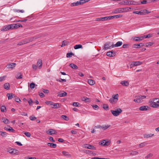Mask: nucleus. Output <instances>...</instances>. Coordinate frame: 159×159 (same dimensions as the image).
I'll return each instance as SVG.
<instances>
[{
	"instance_id": "obj_22",
	"label": "nucleus",
	"mask_w": 159,
	"mask_h": 159,
	"mask_svg": "<svg viewBox=\"0 0 159 159\" xmlns=\"http://www.w3.org/2000/svg\"><path fill=\"white\" fill-rule=\"evenodd\" d=\"M28 43V42L25 40V39L21 41L17 44L18 45H21Z\"/></svg>"
},
{
	"instance_id": "obj_52",
	"label": "nucleus",
	"mask_w": 159,
	"mask_h": 159,
	"mask_svg": "<svg viewBox=\"0 0 159 159\" xmlns=\"http://www.w3.org/2000/svg\"><path fill=\"white\" fill-rule=\"evenodd\" d=\"M15 25L16 29L20 27H23L22 25L19 23L15 24Z\"/></svg>"
},
{
	"instance_id": "obj_1",
	"label": "nucleus",
	"mask_w": 159,
	"mask_h": 159,
	"mask_svg": "<svg viewBox=\"0 0 159 159\" xmlns=\"http://www.w3.org/2000/svg\"><path fill=\"white\" fill-rule=\"evenodd\" d=\"M7 151L13 155H17L19 153V151L11 148H7Z\"/></svg>"
},
{
	"instance_id": "obj_58",
	"label": "nucleus",
	"mask_w": 159,
	"mask_h": 159,
	"mask_svg": "<svg viewBox=\"0 0 159 159\" xmlns=\"http://www.w3.org/2000/svg\"><path fill=\"white\" fill-rule=\"evenodd\" d=\"M35 84L34 83H31L30 84V87L31 89H33L35 87Z\"/></svg>"
},
{
	"instance_id": "obj_11",
	"label": "nucleus",
	"mask_w": 159,
	"mask_h": 159,
	"mask_svg": "<svg viewBox=\"0 0 159 159\" xmlns=\"http://www.w3.org/2000/svg\"><path fill=\"white\" fill-rule=\"evenodd\" d=\"M150 12V11H148L146 9H144L142 10L139 11V15H146V14L149 13Z\"/></svg>"
},
{
	"instance_id": "obj_9",
	"label": "nucleus",
	"mask_w": 159,
	"mask_h": 159,
	"mask_svg": "<svg viewBox=\"0 0 159 159\" xmlns=\"http://www.w3.org/2000/svg\"><path fill=\"white\" fill-rule=\"evenodd\" d=\"M84 147L88 149L95 150L96 148L93 145H91L88 144H85L84 145Z\"/></svg>"
},
{
	"instance_id": "obj_57",
	"label": "nucleus",
	"mask_w": 159,
	"mask_h": 159,
	"mask_svg": "<svg viewBox=\"0 0 159 159\" xmlns=\"http://www.w3.org/2000/svg\"><path fill=\"white\" fill-rule=\"evenodd\" d=\"M6 109V107L4 106H2L1 107V110L2 112H4V110Z\"/></svg>"
},
{
	"instance_id": "obj_7",
	"label": "nucleus",
	"mask_w": 159,
	"mask_h": 159,
	"mask_svg": "<svg viewBox=\"0 0 159 159\" xmlns=\"http://www.w3.org/2000/svg\"><path fill=\"white\" fill-rule=\"evenodd\" d=\"M146 96H144L139 95L137 97V98L138 101V103H140L143 102V99L146 98Z\"/></svg>"
},
{
	"instance_id": "obj_16",
	"label": "nucleus",
	"mask_w": 159,
	"mask_h": 159,
	"mask_svg": "<svg viewBox=\"0 0 159 159\" xmlns=\"http://www.w3.org/2000/svg\"><path fill=\"white\" fill-rule=\"evenodd\" d=\"M122 43H123L122 42L118 41L115 44H112V48H114V47H119L122 44Z\"/></svg>"
},
{
	"instance_id": "obj_3",
	"label": "nucleus",
	"mask_w": 159,
	"mask_h": 159,
	"mask_svg": "<svg viewBox=\"0 0 159 159\" xmlns=\"http://www.w3.org/2000/svg\"><path fill=\"white\" fill-rule=\"evenodd\" d=\"M149 103L150 105L153 108H159V104H157L156 102H155L152 100L149 101Z\"/></svg>"
},
{
	"instance_id": "obj_23",
	"label": "nucleus",
	"mask_w": 159,
	"mask_h": 159,
	"mask_svg": "<svg viewBox=\"0 0 159 159\" xmlns=\"http://www.w3.org/2000/svg\"><path fill=\"white\" fill-rule=\"evenodd\" d=\"M122 12H126L129 11V10L131 9V7H126L124 8H121Z\"/></svg>"
},
{
	"instance_id": "obj_27",
	"label": "nucleus",
	"mask_w": 159,
	"mask_h": 159,
	"mask_svg": "<svg viewBox=\"0 0 159 159\" xmlns=\"http://www.w3.org/2000/svg\"><path fill=\"white\" fill-rule=\"evenodd\" d=\"M37 65L39 67V68L42 66V60L41 59H39L37 62Z\"/></svg>"
},
{
	"instance_id": "obj_6",
	"label": "nucleus",
	"mask_w": 159,
	"mask_h": 159,
	"mask_svg": "<svg viewBox=\"0 0 159 159\" xmlns=\"http://www.w3.org/2000/svg\"><path fill=\"white\" fill-rule=\"evenodd\" d=\"M109 17L108 16H106L103 17L99 18H96L95 20L96 21H105L109 20Z\"/></svg>"
},
{
	"instance_id": "obj_24",
	"label": "nucleus",
	"mask_w": 159,
	"mask_h": 159,
	"mask_svg": "<svg viewBox=\"0 0 159 159\" xmlns=\"http://www.w3.org/2000/svg\"><path fill=\"white\" fill-rule=\"evenodd\" d=\"M121 16L120 15H115V16H108V17H109V20L115 18H118L120 17H121Z\"/></svg>"
},
{
	"instance_id": "obj_28",
	"label": "nucleus",
	"mask_w": 159,
	"mask_h": 159,
	"mask_svg": "<svg viewBox=\"0 0 159 159\" xmlns=\"http://www.w3.org/2000/svg\"><path fill=\"white\" fill-rule=\"evenodd\" d=\"M47 145L50 147H52L53 148H55L57 147V144L53 143H48Z\"/></svg>"
},
{
	"instance_id": "obj_50",
	"label": "nucleus",
	"mask_w": 159,
	"mask_h": 159,
	"mask_svg": "<svg viewBox=\"0 0 159 159\" xmlns=\"http://www.w3.org/2000/svg\"><path fill=\"white\" fill-rule=\"evenodd\" d=\"M0 135L2 137H6L7 136V133L6 132L0 131Z\"/></svg>"
},
{
	"instance_id": "obj_35",
	"label": "nucleus",
	"mask_w": 159,
	"mask_h": 159,
	"mask_svg": "<svg viewBox=\"0 0 159 159\" xmlns=\"http://www.w3.org/2000/svg\"><path fill=\"white\" fill-rule=\"evenodd\" d=\"M74 48L75 49H77L80 48H82V46L81 44L76 45L74 46Z\"/></svg>"
},
{
	"instance_id": "obj_31",
	"label": "nucleus",
	"mask_w": 159,
	"mask_h": 159,
	"mask_svg": "<svg viewBox=\"0 0 159 159\" xmlns=\"http://www.w3.org/2000/svg\"><path fill=\"white\" fill-rule=\"evenodd\" d=\"M80 5V3L79 1H77L76 2H74L73 3H72L70 6L71 7H73L74 6H77Z\"/></svg>"
},
{
	"instance_id": "obj_17",
	"label": "nucleus",
	"mask_w": 159,
	"mask_h": 159,
	"mask_svg": "<svg viewBox=\"0 0 159 159\" xmlns=\"http://www.w3.org/2000/svg\"><path fill=\"white\" fill-rule=\"evenodd\" d=\"M140 4L139 2H136L134 0H130V5H137Z\"/></svg>"
},
{
	"instance_id": "obj_37",
	"label": "nucleus",
	"mask_w": 159,
	"mask_h": 159,
	"mask_svg": "<svg viewBox=\"0 0 159 159\" xmlns=\"http://www.w3.org/2000/svg\"><path fill=\"white\" fill-rule=\"evenodd\" d=\"M67 95V93L65 92H63L62 93L59 94L58 96H59L60 97H63L66 96Z\"/></svg>"
},
{
	"instance_id": "obj_54",
	"label": "nucleus",
	"mask_w": 159,
	"mask_h": 159,
	"mask_svg": "<svg viewBox=\"0 0 159 159\" xmlns=\"http://www.w3.org/2000/svg\"><path fill=\"white\" fill-rule=\"evenodd\" d=\"M152 37V35L150 34H149L148 35H143L144 39L146 38H149Z\"/></svg>"
},
{
	"instance_id": "obj_59",
	"label": "nucleus",
	"mask_w": 159,
	"mask_h": 159,
	"mask_svg": "<svg viewBox=\"0 0 159 159\" xmlns=\"http://www.w3.org/2000/svg\"><path fill=\"white\" fill-rule=\"evenodd\" d=\"M152 100L154 102L156 101L155 102H156V103H159V98H154L152 99Z\"/></svg>"
},
{
	"instance_id": "obj_2",
	"label": "nucleus",
	"mask_w": 159,
	"mask_h": 159,
	"mask_svg": "<svg viewBox=\"0 0 159 159\" xmlns=\"http://www.w3.org/2000/svg\"><path fill=\"white\" fill-rule=\"evenodd\" d=\"M111 111L113 116H117L122 112V111L120 108H119L116 110H111Z\"/></svg>"
},
{
	"instance_id": "obj_47",
	"label": "nucleus",
	"mask_w": 159,
	"mask_h": 159,
	"mask_svg": "<svg viewBox=\"0 0 159 159\" xmlns=\"http://www.w3.org/2000/svg\"><path fill=\"white\" fill-rule=\"evenodd\" d=\"M61 117L66 120H69V118L66 115H62Z\"/></svg>"
},
{
	"instance_id": "obj_8",
	"label": "nucleus",
	"mask_w": 159,
	"mask_h": 159,
	"mask_svg": "<svg viewBox=\"0 0 159 159\" xmlns=\"http://www.w3.org/2000/svg\"><path fill=\"white\" fill-rule=\"evenodd\" d=\"M142 64V62L137 61H133L132 62L131 64H130V66L132 67L133 66H137L138 65H139Z\"/></svg>"
},
{
	"instance_id": "obj_29",
	"label": "nucleus",
	"mask_w": 159,
	"mask_h": 159,
	"mask_svg": "<svg viewBox=\"0 0 159 159\" xmlns=\"http://www.w3.org/2000/svg\"><path fill=\"white\" fill-rule=\"evenodd\" d=\"M4 89L8 90L10 89V84L8 83H6L4 85Z\"/></svg>"
},
{
	"instance_id": "obj_4",
	"label": "nucleus",
	"mask_w": 159,
	"mask_h": 159,
	"mask_svg": "<svg viewBox=\"0 0 159 159\" xmlns=\"http://www.w3.org/2000/svg\"><path fill=\"white\" fill-rule=\"evenodd\" d=\"M112 48H113L112 44L111 45V43L110 42H108L104 44L103 49L105 50L111 49Z\"/></svg>"
},
{
	"instance_id": "obj_34",
	"label": "nucleus",
	"mask_w": 159,
	"mask_h": 159,
	"mask_svg": "<svg viewBox=\"0 0 159 159\" xmlns=\"http://www.w3.org/2000/svg\"><path fill=\"white\" fill-rule=\"evenodd\" d=\"M16 78L17 79H21L22 78V75L21 73H18L16 76Z\"/></svg>"
},
{
	"instance_id": "obj_48",
	"label": "nucleus",
	"mask_w": 159,
	"mask_h": 159,
	"mask_svg": "<svg viewBox=\"0 0 159 159\" xmlns=\"http://www.w3.org/2000/svg\"><path fill=\"white\" fill-rule=\"evenodd\" d=\"M108 106L107 104H105L103 105V108L104 109L107 110H108Z\"/></svg>"
},
{
	"instance_id": "obj_15",
	"label": "nucleus",
	"mask_w": 159,
	"mask_h": 159,
	"mask_svg": "<svg viewBox=\"0 0 159 159\" xmlns=\"http://www.w3.org/2000/svg\"><path fill=\"white\" fill-rule=\"evenodd\" d=\"M9 100L13 98H15L16 96L15 94L12 93H7V94Z\"/></svg>"
},
{
	"instance_id": "obj_38",
	"label": "nucleus",
	"mask_w": 159,
	"mask_h": 159,
	"mask_svg": "<svg viewBox=\"0 0 159 159\" xmlns=\"http://www.w3.org/2000/svg\"><path fill=\"white\" fill-rule=\"evenodd\" d=\"M88 83L91 85H93L94 83L95 82L93 80H89L88 81Z\"/></svg>"
},
{
	"instance_id": "obj_32",
	"label": "nucleus",
	"mask_w": 159,
	"mask_h": 159,
	"mask_svg": "<svg viewBox=\"0 0 159 159\" xmlns=\"http://www.w3.org/2000/svg\"><path fill=\"white\" fill-rule=\"evenodd\" d=\"M62 153L63 155L64 156L67 157H70L71 156L69 154V152H67L64 151H62Z\"/></svg>"
},
{
	"instance_id": "obj_40",
	"label": "nucleus",
	"mask_w": 159,
	"mask_h": 159,
	"mask_svg": "<svg viewBox=\"0 0 159 159\" xmlns=\"http://www.w3.org/2000/svg\"><path fill=\"white\" fill-rule=\"evenodd\" d=\"M132 47L133 48H140V44H137V43L134 44L133 45Z\"/></svg>"
},
{
	"instance_id": "obj_60",
	"label": "nucleus",
	"mask_w": 159,
	"mask_h": 159,
	"mask_svg": "<svg viewBox=\"0 0 159 159\" xmlns=\"http://www.w3.org/2000/svg\"><path fill=\"white\" fill-rule=\"evenodd\" d=\"M153 156L152 154V153H150L147 156L145 157V158L148 159L149 158L152 157Z\"/></svg>"
},
{
	"instance_id": "obj_49",
	"label": "nucleus",
	"mask_w": 159,
	"mask_h": 159,
	"mask_svg": "<svg viewBox=\"0 0 159 159\" xmlns=\"http://www.w3.org/2000/svg\"><path fill=\"white\" fill-rule=\"evenodd\" d=\"M138 154V152L135 151H132L130 153V155L131 156H134L137 155Z\"/></svg>"
},
{
	"instance_id": "obj_63",
	"label": "nucleus",
	"mask_w": 159,
	"mask_h": 159,
	"mask_svg": "<svg viewBox=\"0 0 159 159\" xmlns=\"http://www.w3.org/2000/svg\"><path fill=\"white\" fill-rule=\"evenodd\" d=\"M25 134L27 137H30V136L31 134L29 132H25L24 133Z\"/></svg>"
},
{
	"instance_id": "obj_51",
	"label": "nucleus",
	"mask_w": 159,
	"mask_h": 159,
	"mask_svg": "<svg viewBox=\"0 0 159 159\" xmlns=\"http://www.w3.org/2000/svg\"><path fill=\"white\" fill-rule=\"evenodd\" d=\"M125 5H130V0H125L124 1V4Z\"/></svg>"
},
{
	"instance_id": "obj_21",
	"label": "nucleus",
	"mask_w": 159,
	"mask_h": 159,
	"mask_svg": "<svg viewBox=\"0 0 159 159\" xmlns=\"http://www.w3.org/2000/svg\"><path fill=\"white\" fill-rule=\"evenodd\" d=\"M52 105L53 106L52 107V108H58L60 107V104L58 103H55L53 102V104H52Z\"/></svg>"
},
{
	"instance_id": "obj_20",
	"label": "nucleus",
	"mask_w": 159,
	"mask_h": 159,
	"mask_svg": "<svg viewBox=\"0 0 159 159\" xmlns=\"http://www.w3.org/2000/svg\"><path fill=\"white\" fill-rule=\"evenodd\" d=\"M120 83L124 86H128L129 85V83L127 81L124 80L121 81Z\"/></svg>"
},
{
	"instance_id": "obj_30",
	"label": "nucleus",
	"mask_w": 159,
	"mask_h": 159,
	"mask_svg": "<svg viewBox=\"0 0 159 159\" xmlns=\"http://www.w3.org/2000/svg\"><path fill=\"white\" fill-rule=\"evenodd\" d=\"M69 66L72 69H77L78 68L77 66L75 64L73 63L70 64Z\"/></svg>"
},
{
	"instance_id": "obj_33",
	"label": "nucleus",
	"mask_w": 159,
	"mask_h": 159,
	"mask_svg": "<svg viewBox=\"0 0 159 159\" xmlns=\"http://www.w3.org/2000/svg\"><path fill=\"white\" fill-rule=\"evenodd\" d=\"M69 43L66 40L63 41L62 42V44L61 45V47L64 46L66 45H67Z\"/></svg>"
},
{
	"instance_id": "obj_64",
	"label": "nucleus",
	"mask_w": 159,
	"mask_h": 159,
	"mask_svg": "<svg viewBox=\"0 0 159 159\" xmlns=\"http://www.w3.org/2000/svg\"><path fill=\"white\" fill-rule=\"evenodd\" d=\"M91 159H110L109 158H99L98 157H94L92 158Z\"/></svg>"
},
{
	"instance_id": "obj_45",
	"label": "nucleus",
	"mask_w": 159,
	"mask_h": 159,
	"mask_svg": "<svg viewBox=\"0 0 159 159\" xmlns=\"http://www.w3.org/2000/svg\"><path fill=\"white\" fill-rule=\"evenodd\" d=\"M15 12H20V13H24L25 12V11L24 10H17V9H14L13 10Z\"/></svg>"
},
{
	"instance_id": "obj_10",
	"label": "nucleus",
	"mask_w": 159,
	"mask_h": 159,
	"mask_svg": "<svg viewBox=\"0 0 159 159\" xmlns=\"http://www.w3.org/2000/svg\"><path fill=\"white\" fill-rule=\"evenodd\" d=\"M106 55L107 56H109L110 57H113L115 56L116 53L115 52L111 51L107 52V53Z\"/></svg>"
},
{
	"instance_id": "obj_44",
	"label": "nucleus",
	"mask_w": 159,
	"mask_h": 159,
	"mask_svg": "<svg viewBox=\"0 0 159 159\" xmlns=\"http://www.w3.org/2000/svg\"><path fill=\"white\" fill-rule=\"evenodd\" d=\"M110 126V125H106L102 126V128L104 130H106Z\"/></svg>"
},
{
	"instance_id": "obj_26",
	"label": "nucleus",
	"mask_w": 159,
	"mask_h": 159,
	"mask_svg": "<svg viewBox=\"0 0 159 159\" xmlns=\"http://www.w3.org/2000/svg\"><path fill=\"white\" fill-rule=\"evenodd\" d=\"M2 121L5 124H7L9 122L8 120L5 117H3L2 119Z\"/></svg>"
},
{
	"instance_id": "obj_14",
	"label": "nucleus",
	"mask_w": 159,
	"mask_h": 159,
	"mask_svg": "<svg viewBox=\"0 0 159 159\" xmlns=\"http://www.w3.org/2000/svg\"><path fill=\"white\" fill-rule=\"evenodd\" d=\"M134 40L136 41H141L144 39L143 36L141 37H135L133 38Z\"/></svg>"
},
{
	"instance_id": "obj_46",
	"label": "nucleus",
	"mask_w": 159,
	"mask_h": 159,
	"mask_svg": "<svg viewBox=\"0 0 159 159\" xmlns=\"http://www.w3.org/2000/svg\"><path fill=\"white\" fill-rule=\"evenodd\" d=\"M74 54L72 52L67 53L66 54V57H70L74 55Z\"/></svg>"
},
{
	"instance_id": "obj_19",
	"label": "nucleus",
	"mask_w": 159,
	"mask_h": 159,
	"mask_svg": "<svg viewBox=\"0 0 159 159\" xmlns=\"http://www.w3.org/2000/svg\"><path fill=\"white\" fill-rule=\"evenodd\" d=\"M11 26H10L9 25H6L4 26L2 28L1 30L2 31H7L8 30H10V27Z\"/></svg>"
},
{
	"instance_id": "obj_55",
	"label": "nucleus",
	"mask_w": 159,
	"mask_h": 159,
	"mask_svg": "<svg viewBox=\"0 0 159 159\" xmlns=\"http://www.w3.org/2000/svg\"><path fill=\"white\" fill-rule=\"evenodd\" d=\"M9 26H11L10 27V29L11 30L14 29H16V26H15V24H12L11 25H9Z\"/></svg>"
},
{
	"instance_id": "obj_5",
	"label": "nucleus",
	"mask_w": 159,
	"mask_h": 159,
	"mask_svg": "<svg viewBox=\"0 0 159 159\" xmlns=\"http://www.w3.org/2000/svg\"><path fill=\"white\" fill-rule=\"evenodd\" d=\"M99 143L100 145L104 146H107L110 144V143L109 141H106L105 140L101 141L100 142H99Z\"/></svg>"
},
{
	"instance_id": "obj_62",
	"label": "nucleus",
	"mask_w": 159,
	"mask_h": 159,
	"mask_svg": "<svg viewBox=\"0 0 159 159\" xmlns=\"http://www.w3.org/2000/svg\"><path fill=\"white\" fill-rule=\"evenodd\" d=\"M53 102L52 101H46L45 102V103L47 105H52L53 104Z\"/></svg>"
},
{
	"instance_id": "obj_39",
	"label": "nucleus",
	"mask_w": 159,
	"mask_h": 159,
	"mask_svg": "<svg viewBox=\"0 0 159 159\" xmlns=\"http://www.w3.org/2000/svg\"><path fill=\"white\" fill-rule=\"evenodd\" d=\"M118 95L117 94L115 95L114 94L112 95V97L111 98H114L115 100H116V101H117L118 100Z\"/></svg>"
},
{
	"instance_id": "obj_53",
	"label": "nucleus",
	"mask_w": 159,
	"mask_h": 159,
	"mask_svg": "<svg viewBox=\"0 0 159 159\" xmlns=\"http://www.w3.org/2000/svg\"><path fill=\"white\" fill-rule=\"evenodd\" d=\"M34 39V37L30 38H28V39H25V40L28 42V43L30 42H31Z\"/></svg>"
},
{
	"instance_id": "obj_56",
	"label": "nucleus",
	"mask_w": 159,
	"mask_h": 159,
	"mask_svg": "<svg viewBox=\"0 0 159 159\" xmlns=\"http://www.w3.org/2000/svg\"><path fill=\"white\" fill-rule=\"evenodd\" d=\"M72 105L74 106L79 107L80 105V104L78 102H74L73 103Z\"/></svg>"
},
{
	"instance_id": "obj_25",
	"label": "nucleus",
	"mask_w": 159,
	"mask_h": 159,
	"mask_svg": "<svg viewBox=\"0 0 159 159\" xmlns=\"http://www.w3.org/2000/svg\"><path fill=\"white\" fill-rule=\"evenodd\" d=\"M82 100L86 102H89L91 101V99L90 98L85 97H83L82 98Z\"/></svg>"
},
{
	"instance_id": "obj_61",
	"label": "nucleus",
	"mask_w": 159,
	"mask_h": 159,
	"mask_svg": "<svg viewBox=\"0 0 159 159\" xmlns=\"http://www.w3.org/2000/svg\"><path fill=\"white\" fill-rule=\"evenodd\" d=\"M57 81L60 82H66V80L65 79H61L60 80L57 79Z\"/></svg>"
},
{
	"instance_id": "obj_42",
	"label": "nucleus",
	"mask_w": 159,
	"mask_h": 159,
	"mask_svg": "<svg viewBox=\"0 0 159 159\" xmlns=\"http://www.w3.org/2000/svg\"><path fill=\"white\" fill-rule=\"evenodd\" d=\"M154 135V134H145L144 135V137L148 138L151 137Z\"/></svg>"
},
{
	"instance_id": "obj_36",
	"label": "nucleus",
	"mask_w": 159,
	"mask_h": 159,
	"mask_svg": "<svg viewBox=\"0 0 159 159\" xmlns=\"http://www.w3.org/2000/svg\"><path fill=\"white\" fill-rule=\"evenodd\" d=\"M153 44L152 42H150L145 43V46L148 47L152 46Z\"/></svg>"
},
{
	"instance_id": "obj_13",
	"label": "nucleus",
	"mask_w": 159,
	"mask_h": 159,
	"mask_svg": "<svg viewBox=\"0 0 159 159\" xmlns=\"http://www.w3.org/2000/svg\"><path fill=\"white\" fill-rule=\"evenodd\" d=\"M47 134L52 135V134H56L57 133L56 130L53 129H49L48 131L46 132Z\"/></svg>"
},
{
	"instance_id": "obj_41",
	"label": "nucleus",
	"mask_w": 159,
	"mask_h": 159,
	"mask_svg": "<svg viewBox=\"0 0 159 159\" xmlns=\"http://www.w3.org/2000/svg\"><path fill=\"white\" fill-rule=\"evenodd\" d=\"M117 101H116V100H115L114 98H111L109 99V102L111 103L112 104L115 103Z\"/></svg>"
},
{
	"instance_id": "obj_18",
	"label": "nucleus",
	"mask_w": 159,
	"mask_h": 159,
	"mask_svg": "<svg viewBox=\"0 0 159 159\" xmlns=\"http://www.w3.org/2000/svg\"><path fill=\"white\" fill-rule=\"evenodd\" d=\"M149 107L148 106H143L140 107L139 109L142 111H146L148 110Z\"/></svg>"
},
{
	"instance_id": "obj_43",
	"label": "nucleus",
	"mask_w": 159,
	"mask_h": 159,
	"mask_svg": "<svg viewBox=\"0 0 159 159\" xmlns=\"http://www.w3.org/2000/svg\"><path fill=\"white\" fill-rule=\"evenodd\" d=\"M114 12L115 13L122 12V10H121V8H118V9H116L114 11Z\"/></svg>"
},
{
	"instance_id": "obj_12",
	"label": "nucleus",
	"mask_w": 159,
	"mask_h": 159,
	"mask_svg": "<svg viewBox=\"0 0 159 159\" xmlns=\"http://www.w3.org/2000/svg\"><path fill=\"white\" fill-rule=\"evenodd\" d=\"M16 64L14 63H11L9 64H7V68L13 69L15 67Z\"/></svg>"
}]
</instances>
